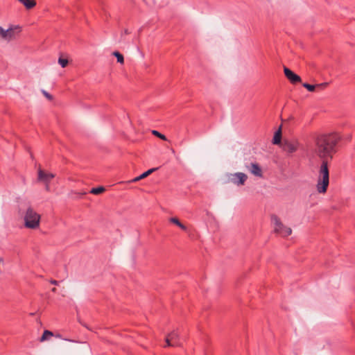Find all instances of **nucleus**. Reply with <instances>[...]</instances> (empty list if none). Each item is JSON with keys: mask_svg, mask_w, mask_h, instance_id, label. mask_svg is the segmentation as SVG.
Instances as JSON below:
<instances>
[{"mask_svg": "<svg viewBox=\"0 0 355 355\" xmlns=\"http://www.w3.org/2000/svg\"><path fill=\"white\" fill-rule=\"evenodd\" d=\"M55 177V175L52 173H46L44 171L40 168L38 170L37 180L40 182H42L46 184V190H49V182Z\"/></svg>", "mask_w": 355, "mask_h": 355, "instance_id": "6", "label": "nucleus"}, {"mask_svg": "<svg viewBox=\"0 0 355 355\" xmlns=\"http://www.w3.org/2000/svg\"><path fill=\"white\" fill-rule=\"evenodd\" d=\"M248 169L254 175L259 178L262 177V170L258 164L252 163Z\"/></svg>", "mask_w": 355, "mask_h": 355, "instance_id": "10", "label": "nucleus"}, {"mask_svg": "<svg viewBox=\"0 0 355 355\" xmlns=\"http://www.w3.org/2000/svg\"><path fill=\"white\" fill-rule=\"evenodd\" d=\"M152 133H153V135L157 136V137H159V139H161L164 141L167 140L166 137L165 135H162V133H160L159 132H158L157 130H153Z\"/></svg>", "mask_w": 355, "mask_h": 355, "instance_id": "18", "label": "nucleus"}, {"mask_svg": "<svg viewBox=\"0 0 355 355\" xmlns=\"http://www.w3.org/2000/svg\"><path fill=\"white\" fill-rule=\"evenodd\" d=\"M248 179L246 174L238 172L232 175L231 181L236 185H243Z\"/></svg>", "mask_w": 355, "mask_h": 355, "instance_id": "8", "label": "nucleus"}, {"mask_svg": "<svg viewBox=\"0 0 355 355\" xmlns=\"http://www.w3.org/2000/svg\"><path fill=\"white\" fill-rule=\"evenodd\" d=\"M156 170V168H150L148 171H146V172L143 173L141 175H140L139 176L134 178L132 180V182H137L144 178H146L148 175H149L150 174H151L153 171H155Z\"/></svg>", "mask_w": 355, "mask_h": 355, "instance_id": "14", "label": "nucleus"}, {"mask_svg": "<svg viewBox=\"0 0 355 355\" xmlns=\"http://www.w3.org/2000/svg\"><path fill=\"white\" fill-rule=\"evenodd\" d=\"M43 93H44V96H45L46 98H48L49 99H51V96L49 93H47V92H45V91H44V92H43Z\"/></svg>", "mask_w": 355, "mask_h": 355, "instance_id": "20", "label": "nucleus"}, {"mask_svg": "<svg viewBox=\"0 0 355 355\" xmlns=\"http://www.w3.org/2000/svg\"><path fill=\"white\" fill-rule=\"evenodd\" d=\"M0 262H3V259L0 258Z\"/></svg>", "mask_w": 355, "mask_h": 355, "instance_id": "24", "label": "nucleus"}, {"mask_svg": "<svg viewBox=\"0 0 355 355\" xmlns=\"http://www.w3.org/2000/svg\"><path fill=\"white\" fill-rule=\"evenodd\" d=\"M53 336V334L51 331L45 330L44 331L42 337L40 338V340L41 342L45 341L46 340H49Z\"/></svg>", "mask_w": 355, "mask_h": 355, "instance_id": "15", "label": "nucleus"}, {"mask_svg": "<svg viewBox=\"0 0 355 355\" xmlns=\"http://www.w3.org/2000/svg\"><path fill=\"white\" fill-rule=\"evenodd\" d=\"M55 337H57V338H61V336H60V334H57V335L55 336Z\"/></svg>", "mask_w": 355, "mask_h": 355, "instance_id": "22", "label": "nucleus"}, {"mask_svg": "<svg viewBox=\"0 0 355 355\" xmlns=\"http://www.w3.org/2000/svg\"><path fill=\"white\" fill-rule=\"evenodd\" d=\"M169 221L178 226L181 230L187 231V227L184 224H182L178 218L172 217L169 219Z\"/></svg>", "mask_w": 355, "mask_h": 355, "instance_id": "13", "label": "nucleus"}, {"mask_svg": "<svg viewBox=\"0 0 355 355\" xmlns=\"http://www.w3.org/2000/svg\"><path fill=\"white\" fill-rule=\"evenodd\" d=\"M284 71L286 77L291 81V83L295 84L301 81V78L298 75L293 73L288 68L284 67Z\"/></svg>", "mask_w": 355, "mask_h": 355, "instance_id": "9", "label": "nucleus"}, {"mask_svg": "<svg viewBox=\"0 0 355 355\" xmlns=\"http://www.w3.org/2000/svg\"><path fill=\"white\" fill-rule=\"evenodd\" d=\"M105 191V188L103 187H98L96 188H92L90 191V193L94 195H98L101 193Z\"/></svg>", "mask_w": 355, "mask_h": 355, "instance_id": "16", "label": "nucleus"}, {"mask_svg": "<svg viewBox=\"0 0 355 355\" xmlns=\"http://www.w3.org/2000/svg\"><path fill=\"white\" fill-rule=\"evenodd\" d=\"M282 147L284 151L293 153L297 150L298 143L295 141L284 140Z\"/></svg>", "mask_w": 355, "mask_h": 355, "instance_id": "7", "label": "nucleus"}, {"mask_svg": "<svg viewBox=\"0 0 355 355\" xmlns=\"http://www.w3.org/2000/svg\"><path fill=\"white\" fill-rule=\"evenodd\" d=\"M124 33H125V34H128V33H128V30H125Z\"/></svg>", "mask_w": 355, "mask_h": 355, "instance_id": "23", "label": "nucleus"}, {"mask_svg": "<svg viewBox=\"0 0 355 355\" xmlns=\"http://www.w3.org/2000/svg\"><path fill=\"white\" fill-rule=\"evenodd\" d=\"M20 32V28L15 26L14 28H9L7 30H4L0 26V35L6 40L10 41V40L15 37L16 35Z\"/></svg>", "mask_w": 355, "mask_h": 355, "instance_id": "5", "label": "nucleus"}, {"mask_svg": "<svg viewBox=\"0 0 355 355\" xmlns=\"http://www.w3.org/2000/svg\"><path fill=\"white\" fill-rule=\"evenodd\" d=\"M24 225L29 229H37L40 226V215L31 207H28L24 216Z\"/></svg>", "mask_w": 355, "mask_h": 355, "instance_id": "2", "label": "nucleus"}, {"mask_svg": "<svg viewBox=\"0 0 355 355\" xmlns=\"http://www.w3.org/2000/svg\"><path fill=\"white\" fill-rule=\"evenodd\" d=\"M327 85H328L327 83H322L317 84V85H311L309 83H304L302 85V86L309 92H313L315 88H319L320 89H323L326 88Z\"/></svg>", "mask_w": 355, "mask_h": 355, "instance_id": "11", "label": "nucleus"}, {"mask_svg": "<svg viewBox=\"0 0 355 355\" xmlns=\"http://www.w3.org/2000/svg\"><path fill=\"white\" fill-rule=\"evenodd\" d=\"M58 63L60 64V65L62 68H64V67H65L67 65V64H68V60H67V59L62 58H60L58 59Z\"/></svg>", "mask_w": 355, "mask_h": 355, "instance_id": "19", "label": "nucleus"}, {"mask_svg": "<svg viewBox=\"0 0 355 355\" xmlns=\"http://www.w3.org/2000/svg\"><path fill=\"white\" fill-rule=\"evenodd\" d=\"M272 222L275 225V231L282 236H288L291 234L292 230L290 227H285L277 216H272Z\"/></svg>", "mask_w": 355, "mask_h": 355, "instance_id": "3", "label": "nucleus"}, {"mask_svg": "<svg viewBox=\"0 0 355 355\" xmlns=\"http://www.w3.org/2000/svg\"><path fill=\"white\" fill-rule=\"evenodd\" d=\"M281 139H282V131H281V128H279V130H277L274 135V137L272 139V143L274 144H280Z\"/></svg>", "mask_w": 355, "mask_h": 355, "instance_id": "12", "label": "nucleus"}, {"mask_svg": "<svg viewBox=\"0 0 355 355\" xmlns=\"http://www.w3.org/2000/svg\"><path fill=\"white\" fill-rule=\"evenodd\" d=\"M180 345L181 342L177 331H173L166 337V345L164 347H178Z\"/></svg>", "mask_w": 355, "mask_h": 355, "instance_id": "4", "label": "nucleus"}, {"mask_svg": "<svg viewBox=\"0 0 355 355\" xmlns=\"http://www.w3.org/2000/svg\"><path fill=\"white\" fill-rule=\"evenodd\" d=\"M113 55L117 59V62L121 63V64H123V62H124V58H123V56L121 53H120L118 51H114L113 53Z\"/></svg>", "mask_w": 355, "mask_h": 355, "instance_id": "17", "label": "nucleus"}, {"mask_svg": "<svg viewBox=\"0 0 355 355\" xmlns=\"http://www.w3.org/2000/svg\"><path fill=\"white\" fill-rule=\"evenodd\" d=\"M51 283L52 284H54V285H57L58 284V282L56 280H51Z\"/></svg>", "mask_w": 355, "mask_h": 355, "instance_id": "21", "label": "nucleus"}, {"mask_svg": "<svg viewBox=\"0 0 355 355\" xmlns=\"http://www.w3.org/2000/svg\"><path fill=\"white\" fill-rule=\"evenodd\" d=\"M341 136L336 132L323 133L315 139V153L322 159L319 169L316 189L319 193H325L329 184V172L327 159H332L338 150V144Z\"/></svg>", "mask_w": 355, "mask_h": 355, "instance_id": "1", "label": "nucleus"}]
</instances>
